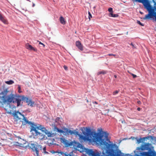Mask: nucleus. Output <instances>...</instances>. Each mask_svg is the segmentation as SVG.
<instances>
[{"label":"nucleus","mask_w":156,"mask_h":156,"mask_svg":"<svg viewBox=\"0 0 156 156\" xmlns=\"http://www.w3.org/2000/svg\"><path fill=\"white\" fill-rule=\"evenodd\" d=\"M40 125H34L31 126V133L35 138H38L42 140H46L47 139L45 135L38 132L39 130L38 128Z\"/></svg>","instance_id":"5"},{"label":"nucleus","mask_w":156,"mask_h":156,"mask_svg":"<svg viewBox=\"0 0 156 156\" xmlns=\"http://www.w3.org/2000/svg\"><path fill=\"white\" fill-rule=\"evenodd\" d=\"M0 20L5 24L7 23V21L2 16H0Z\"/></svg>","instance_id":"20"},{"label":"nucleus","mask_w":156,"mask_h":156,"mask_svg":"<svg viewBox=\"0 0 156 156\" xmlns=\"http://www.w3.org/2000/svg\"><path fill=\"white\" fill-rule=\"evenodd\" d=\"M152 141V142L153 141L154 142V144H156V137H151Z\"/></svg>","instance_id":"24"},{"label":"nucleus","mask_w":156,"mask_h":156,"mask_svg":"<svg viewBox=\"0 0 156 156\" xmlns=\"http://www.w3.org/2000/svg\"><path fill=\"white\" fill-rule=\"evenodd\" d=\"M46 147H45L43 149V152L44 151H46Z\"/></svg>","instance_id":"35"},{"label":"nucleus","mask_w":156,"mask_h":156,"mask_svg":"<svg viewBox=\"0 0 156 156\" xmlns=\"http://www.w3.org/2000/svg\"><path fill=\"white\" fill-rule=\"evenodd\" d=\"M88 14H89V16H88L90 20L91 18L92 17V15L89 12H88Z\"/></svg>","instance_id":"27"},{"label":"nucleus","mask_w":156,"mask_h":156,"mask_svg":"<svg viewBox=\"0 0 156 156\" xmlns=\"http://www.w3.org/2000/svg\"><path fill=\"white\" fill-rule=\"evenodd\" d=\"M139 149L148 150V152H143L140 153L141 156H156V152L153 149L151 144L146 143L142 145Z\"/></svg>","instance_id":"4"},{"label":"nucleus","mask_w":156,"mask_h":156,"mask_svg":"<svg viewBox=\"0 0 156 156\" xmlns=\"http://www.w3.org/2000/svg\"><path fill=\"white\" fill-rule=\"evenodd\" d=\"M99 133H97L91 132L90 130L87 131V133H84L86 136H83L80 134L79 135V140L82 142L83 141H88L90 142L99 143L100 144H105L108 148L112 145H109L105 142V140L110 142L108 138V134L106 132H103L101 129H99Z\"/></svg>","instance_id":"1"},{"label":"nucleus","mask_w":156,"mask_h":156,"mask_svg":"<svg viewBox=\"0 0 156 156\" xmlns=\"http://www.w3.org/2000/svg\"><path fill=\"white\" fill-rule=\"evenodd\" d=\"M73 134H74L76 135H78L79 136V135L80 134L77 131H76L75 130L73 131Z\"/></svg>","instance_id":"23"},{"label":"nucleus","mask_w":156,"mask_h":156,"mask_svg":"<svg viewBox=\"0 0 156 156\" xmlns=\"http://www.w3.org/2000/svg\"><path fill=\"white\" fill-rule=\"evenodd\" d=\"M38 128L39 130L44 133L48 137H53L54 135V133H52L51 131L47 130L45 127L41 125H40Z\"/></svg>","instance_id":"9"},{"label":"nucleus","mask_w":156,"mask_h":156,"mask_svg":"<svg viewBox=\"0 0 156 156\" xmlns=\"http://www.w3.org/2000/svg\"><path fill=\"white\" fill-rule=\"evenodd\" d=\"M60 140L61 142L65 145L66 147H68L73 144V142H69L64 138H61Z\"/></svg>","instance_id":"12"},{"label":"nucleus","mask_w":156,"mask_h":156,"mask_svg":"<svg viewBox=\"0 0 156 156\" xmlns=\"http://www.w3.org/2000/svg\"><path fill=\"white\" fill-rule=\"evenodd\" d=\"M109 55H113V54H109Z\"/></svg>","instance_id":"41"},{"label":"nucleus","mask_w":156,"mask_h":156,"mask_svg":"<svg viewBox=\"0 0 156 156\" xmlns=\"http://www.w3.org/2000/svg\"><path fill=\"white\" fill-rule=\"evenodd\" d=\"M26 47L27 49L30 50H33L36 51V49L35 48H34L31 45L29 44H26Z\"/></svg>","instance_id":"14"},{"label":"nucleus","mask_w":156,"mask_h":156,"mask_svg":"<svg viewBox=\"0 0 156 156\" xmlns=\"http://www.w3.org/2000/svg\"><path fill=\"white\" fill-rule=\"evenodd\" d=\"M105 142L106 143H108L109 145H113L111 146L110 147L108 148L107 146L105 144H101V145H104L105 147L107 149V150H106V152L107 154L104 156L102 155L101 156H113L114 155V152L113 150H112V149L115 148L117 151V156H121L123 154V153L121 152L120 150H119L118 147L116 144H113L112 142L110 141V142L107 141L106 140H105Z\"/></svg>","instance_id":"3"},{"label":"nucleus","mask_w":156,"mask_h":156,"mask_svg":"<svg viewBox=\"0 0 156 156\" xmlns=\"http://www.w3.org/2000/svg\"><path fill=\"white\" fill-rule=\"evenodd\" d=\"M62 118L58 117L55 119V122H56L57 123V124H60L62 122Z\"/></svg>","instance_id":"17"},{"label":"nucleus","mask_w":156,"mask_h":156,"mask_svg":"<svg viewBox=\"0 0 156 156\" xmlns=\"http://www.w3.org/2000/svg\"><path fill=\"white\" fill-rule=\"evenodd\" d=\"M89 156H101V153L98 152H95L92 149L88 150L87 152Z\"/></svg>","instance_id":"11"},{"label":"nucleus","mask_w":156,"mask_h":156,"mask_svg":"<svg viewBox=\"0 0 156 156\" xmlns=\"http://www.w3.org/2000/svg\"><path fill=\"white\" fill-rule=\"evenodd\" d=\"M12 114L14 119L16 120H18L21 119V118L19 117V115L22 116L23 117V121H22L23 125H25L27 124H32V122L27 120L24 115H22L20 112L18 111H15L14 112H13L12 113Z\"/></svg>","instance_id":"6"},{"label":"nucleus","mask_w":156,"mask_h":156,"mask_svg":"<svg viewBox=\"0 0 156 156\" xmlns=\"http://www.w3.org/2000/svg\"><path fill=\"white\" fill-rule=\"evenodd\" d=\"M109 16L111 17H117L118 16V15L116 14H113V13H110L109 14Z\"/></svg>","instance_id":"21"},{"label":"nucleus","mask_w":156,"mask_h":156,"mask_svg":"<svg viewBox=\"0 0 156 156\" xmlns=\"http://www.w3.org/2000/svg\"><path fill=\"white\" fill-rule=\"evenodd\" d=\"M57 152H55L54 151H53L52 152V153H57Z\"/></svg>","instance_id":"38"},{"label":"nucleus","mask_w":156,"mask_h":156,"mask_svg":"<svg viewBox=\"0 0 156 156\" xmlns=\"http://www.w3.org/2000/svg\"><path fill=\"white\" fill-rule=\"evenodd\" d=\"M5 83L7 84L11 85L13 84L14 83V82L12 80H10L5 81Z\"/></svg>","instance_id":"22"},{"label":"nucleus","mask_w":156,"mask_h":156,"mask_svg":"<svg viewBox=\"0 0 156 156\" xmlns=\"http://www.w3.org/2000/svg\"><path fill=\"white\" fill-rule=\"evenodd\" d=\"M30 147L31 149L35 152V153L36 155H38L39 154V151L38 149H42V146L39 145L36 142H31L30 144Z\"/></svg>","instance_id":"7"},{"label":"nucleus","mask_w":156,"mask_h":156,"mask_svg":"<svg viewBox=\"0 0 156 156\" xmlns=\"http://www.w3.org/2000/svg\"><path fill=\"white\" fill-rule=\"evenodd\" d=\"M23 99L24 100V101H26L28 105H29L30 106H32L33 104L34 103V102H32L30 99H29L28 98H23Z\"/></svg>","instance_id":"13"},{"label":"nucleus","mask_w":156,"mask_h":156,"mask_svg":"<svg viewBox=\"0 0 156 156\" xmlns=\"http://www.w3.org/2000/svg\"><path fill=\"white\" fill-rule=\"evenodd\" d=\"M140 108H137V110L138 111H140Z\"/></svg>","instance_id":"39"},{"label":"nucleus","mask_w":156,"mask_h":156,"mask_svg":"<svg viewBox=\"0 0 156 156\" xmlns=\"http://www.w3.org/2000/svg\"><path fill=\"white\" fill-rule=\"evenodd\" d=\"M114 76L115 78H116V75H115Z\"/></svg>","instance_id":"42"},{"label":"nucleus","mask_w":156,"mask_h":156,"mask_svg":"<svg viewBox=\"0 0 156 156\" xmlns=\"http://www.w3.org/2000/svg\"><path fill=\"white\" fill-rule=\"evenodd\" d=\"M112 8H110L108 9V11L109 12H110L111 13H112L113 12V10Z\"/></svg>","instance_id":"26"},{"label":"nucleus","mask_w":156,"mask_h":156,"mask_svg":"<svg viewBox=\"0 0 156 156\" xmlns=\"http://www.w3.org/2000/svg\"><path fill=\"white\" fill-rule=\"evenodd\" d=\"M131 75L133 76V78H134L136 77V75H135L132 73L131 74Z\"/></svg>","instance_id":"31"},{"label":"nucleus","mask_w":156,"mask_h":156,"mask_svg":"<svg viewBox=\"0 0 156 156\" xmlns=\"http://www.w3.org/2000/svg\"><path fill=\"white\" fill-rule=\"evenodd\" d=\"M119 90H116L115 91H114L113 92V94L114 95H116V94H118V92H119Z\"/></svg>","instance_id":"25"},{"label":"nucleus","mask_w":156,"mask_h":156,"mask_svg":"<svg viewBox=\"0 0 156 156\" xmlns=\"http://www.w3.org/2000/svg\"><path fill=\"white\" fill-rule=\"evenodd\" d=\"M64 68L65 70H67V67L66 66H64Z\"/></svg>","instance_id":"34"},{"label":"nucleus","mask_w":156,"mask_h":156,"mask_svg":"<svg viewBox=\"0 0 156 156\" xmlns=\"http://www.w3.org/2000/svg\"><path fill=\"white\" fill-rule=\"evenodd\" d=\"M45 154H48V152L46 151H44L43 152Z\"/></svg>","instance_id":"37"},{"label":"nucleus","mask_w":156,"mask_h":156,"mask_svg":"<svg viewBox=\"0 0 156 156\" xmlns=\"http://www.w3.org/2000/svg\"><path fill=\"white\" fill-rule=\"evenodd\" d=\"M89 156H101V153L98 152H95L92 149L88 150L87 152Z\"/></svg>","instance_id":"10"},{"label":"nucleus","mask_w":156,"mask_h":156,"mask_svg":"<svg viewBox=\"0 0 156 156\" xmlns=\"http://www.w3.org/2000/svg\"><path fill=\"white\" fill-rule=\"evenodd\" d=\"M76 46L81 51L83 50V47L80 43L79 41H77L76 42Z\"/></svg>","instance_id":"15"},{"label":"nucleus","mask_w":156,"mask_h":156,"mask_svg":"<svg viewBox=\"0 0 156 156\" xmlns=\"http://www.w3.org/2000/svg\"><path fill=\"white\" fill-rule=\"evenodd\" d=\"M39 44H41L42 45H43V47H44V45L43 43H41V42H39Z\"/></svg>","instance_id":"36"},{"label":"nucleus","mask_w":156,"mask_h":156,"mask_svg":"<svg viewBox=\"0 0 156 156\" xmlns=\"http://www.w3.org/2000/svg\"><path fill=\"white\" fill-rule=\"evenodd\" d=\"M146 137H144L143 138H140L139 139H137V143L138 144H139L140 143L142 142H143L144 141V140L145 138H146Z\"/></svg>","instance_id":"19"},{"label":"nucleus","mask_w":156,"mask_h":156,"mask_svg":"<svg viewBox=\"0 0 156 156\" xmlns=\"http://www.w3.org/2000/svg\"><path fill=\"white\" fill-rule=\"evenodd\" d=\"M137 23L140 24V25L141 26H144V25L142 23H141L140 21H137Z\"/></svg>","instance_id":"28"},{"label":"nucleus","mask_w":156,"mask_h":156,"mask_svg":"<svg viewBox=\"0 0 156 156\" xmlns=\"http://www.w3.org/2000/svg\"><path fill=\"white\" fill-rule=\"evenodd\" d=\"M23 141L24 142H25V141H24L23 140Z\"/></svg>","instance_id":"44"},{"label":"nucleus","mask_w":156,"mask_h":156,"mask_svg":"<svg viewBox=\"0 0 156 156\" xmlns=\"http://www.w3.org/2000/svg\"><path fill=\"white\" fill-rule=\"evenodd\" d=\"M14 145L15 146H19L20 147H24V145L23 144H22V143H19L18 142H15L14 143Z\"/></svg>","instance_id":"18"},{"label":"nucleus","mask_w":156,"mask_h":156,"mask_svg":"<svg viewBox=\"0 0 156 156\" xmlns=\"http://www.w3.org/2000/svg\"><path fill=\"white\" fill-rule=\"evenodd\" d=\"M81 146V145L80 144H79L77 146V147L78 148H80Z\"/></svg>","instance_id":"32"},{"label":"nucleus","mask_w":156,"mask_h":156,"mask_svg":"<svg viewBox=\"0 0 156 156\" xmlns=\"http://www.w3.org/2000/svg\"><path fill=\"white\" fill-rule=\"evenodd\" d=\"M64 155L66 156H71V155L67 153H65Z\"/></svg>","instance_id":"30"},{"label":"nucleus","mask_w":156,"mask_h":156,"mask_svg":"<svg viewBox=\"0 0 156 156\" xmlns=\"http://www.w3.org/2000/svg\"><path fill=\"white\" fill-rule=\"evenodd\" d=\"M37 155L36 156H39V154H38V155Z\"/></svg>","instance_id":"43"},{"label":"nucleus","mask_w":156,"mask_h":156,"mask_svg":"<svg viewBox=\"0 0 156 156\" xmlns=\"http://www.w3.org/2000/svg\"><path fill=\"white\" fill-rule=\"evenodd\" d=\"M131 46H132L133 48H135V46H134V45L133 44V43H131Z\"/></svg>","instance_id":"33"},{"label":"nucleus","mask_w":156,"mask_h":156,"mask_svg":"<svg viewBox=\"0 0 156 156\" xmlns=\"http://www.w3.org/2000/svg\"><path fill=\"white\" fill-rule=\"evenodd\" d=\"M8 92V89H5L0 93V102L10 104L12 102H16L17 103V106H19L22 100L21 97L12 94L7 95Z\"/></svg>","instance_id":"2"},{"label":"nucleus","mask_w":156,"mask_h":156,"mask_svg":"<svg viewBox=\"0 0 156 156\" xmlns=\"http://www.w3.org/2000/svg\"><path fill=\"white\" fill-rule=\"evenodd\" d=\"M18 92H19L21 93V91L20 90H21V87H20V86H19V85L18 86Z\"/></svg>","instance_id":"29"},{"label":"nucleus","mask_w":156,"mask_h":156,"mask_svg":"<svg viewBox=\"0 0 156 156\" xmlns=\"http://www.w3.org/2000/svg\"><path fill=\"white\" fill-rule=\"evenodd\" d=\"M59 21L60 23L62 24H65L66 23V21L65 19L62 16H60L59 18Z\"/></svg>","instance_id":"16"},{"label":"nucleus","mask_w":156,"mask_h":156,"mask_svg":"<svg viewBox=\"0 0 156 156\" xmlns=\"http://www.w3.org/2000/svg\"><path fill=\"white\" fill-rule=\"evenodd\" d=\"M57 131L60 133H62L64 135L66 136L69 135H72L73 134V131L68 129L67 128H65L64 130H62L58 128L56 129Z\"/></svg>","instance_id":"8"},{"label":"nucleus","mask_w":156,"mask_h":156,"mask_svg":"<svg viewBox=\"0 0 156 156\" xmlns=\"http://www.w3.org/2000/svg\"><path fill=\"white\" fill-rule=\"evenodd\" d=\"M34 6H35V4H33V5H32L33 7H34Z\"/></svg>","instance_id":"40"}]
</instances>
